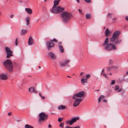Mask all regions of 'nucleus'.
<instances>
[{"mask_svg": "<svg viewBox=\"0 0 128 128\" xmlns=\"http://www.w3.org/2000/svg\"><path fill=\"white\" fill-rule=\"evenodd\" d=\"M12 114V112H10L8 113V115L9 116H10Z\"/></svg>", "mask_w": 128, "mask_h": 128, "instance_id": "a19ab883", "label": "nucleus"}, {"mask_svg": "<svg viewBox=\"0 0 128 128\" xmlns=\"http://www.w3.org/2000/svg\"><path fill=\"white\" fill-rule=\"evenodd\" d=\"M64 124V123L63 122H62L60 124V128H62L63 127Z\"/></svg>", "mask_w": 128, "mask_h": 128, "instance_id": "c85d7f7f", "label": "nucleus"}, {"mask_svg": "<svg viewBox=\"0 0 128 128\" xmlns=\"http://www.w3.org/2000/svg\"><path fill=\"white\" fill-rule=\"evenodd\" d=\"M112 14L110 13H108V17H110L112 16Z\"/></svg>", "mask_w": 128, "mask_h": 128, "instance_id": "c9c22d12", "label": "nucleus"}, {"mask_svg": "<svg viewBox=\"0 0 128 128\" xmlns=\"http://www.w3.org/2000/svg\"><path fill=\"white\" fill-rule=\"evenodd\" d=\"M126 74H127L128 75V71L127 72H126Z\"/></svg>", "mask_w": 128, "mask_h": 128, "instance_id": "6e6d98bb", "label": "nucleus"}, {"mask_svg": "<svg viewBox=\"0 0 128 128\" xmlns=\"http://www.w3.org/2000/svg\"><path fill=\"white\" fill-rule=\"evenodd\" d=\"M27 32V30L26 29H22L21 31V34H22L24 35Z\"/></svg>", "mask_w": 128, "mask_h": 128, "instance_id": "412c9836", "label": "nucleus"}, {"mask_svg": "<svg viewBox=\"0 0 128 128\" xmlns=\"http://www.w3.org/2000/svg\"><path fill=\"white\" fill-rule=\"evenodd\" d=\"M103 102H107V100H106V99H104L103 100Z\"/></svg>", "mask_w": 128, "mask_h": 128, "instance_id": "79ce46f5", "label": "nucleus"}, {"mask_svg": "<svg viewBox=\"0 0 128 128\" xmlns=\"http://www.w3.org/2000/svg\"><path fill=\"white\" fill-rule=\"evenodd\" d=\"M78 11L80 14H82V12L81 10L80 9H79Z\"/></svg>", "mask_w": 128, "mask_h": 128, "instance_id": "58836bf2", "label": "nucleus"}, {"mask_svg": "<svg viewBox=\"0 0 128 128\" xmlns=\"http://www.w3.org/2000/svg\"><path fill=\"white\" fill-rule=\"evenodd\" d=\"M14 16L13 15V14L11 15L10 16V18H12V17H13Z\"/></svg>", "mask_w": 128, "mask_h": 128, "instance_id": "49530a36", "label": "nucleus"}, {"mask_svg": "<svg viewBox=\"0 0 128 128\" xmlns=\"http://www.w3.org/2000/svg\"><path fill=\"white\" fill-rule=\"evenodd\" d=\"M39 96L41 97L42 96V95L40 93H39Z\"/></svg>", "mask_w": 128, "mask_h": 128, "instance_id": "8fccbe9b", "label": "nucleus"}, {"mask_svg": "<svg viewBox=\"0 0 128 128\" xmlns=\"http://www.w3.org/2000/svg\"><path fill=\"white\" fill-rule=\"evenodd\" d=\"M67 77H68L70 78H71V77H70V76H67Z\"/></svg>", "mask_w": 128, "mask_h": 128, "instance_id": "5fc2aeb1", "label": "nucleus"}, {"mask_svg": "<svg viewBox=\"0 0 128 128\" xmlns=\"http://www.w3.org/2000/svg\"><path fill=\"white\" fill-rule=\"evenodd\" d=\"M104 71V69H103L102 70V74H103V72Z\"/></svg>", "mask_w": 128, "mask_h": 128, "instance_id": "de8ad7c7", "label": "nucleus"}, {"mask_svg": "<svg viewBox=\"0 0 128 128\" xmlns=\"http://www.w3.org/2000/svg\"><path fill=\"white\" fill-rule=\"evenodd\" d=\"M66 106H64L61 105L58 107V108L59 110H63L64 109Z\"/></svg>", "mask_w": 128, "mask_h": 128, "instance_id": "393cba45", "label": "nucleus"}, {"mask_svg": "<svg viewBox=\"0 0 128 128\" xmlns=\"http://www.w3.org/2000/svg\"><path fill=\"white\" fill-rule=\"evenodd\" d=\"M5 51L7 53L6 57L8 58L10 56H12V52L11 50L8 47L5 48Z\"/></svg>", "mask_w": 128, "mask_h": 128, "instance_id": "6e6552de", "label": "nucleus"}, {"mask_svg": "<svg viewBox=\"0 0 128 128\" xmlns=\"http://www.w3.org/2000/svg\"><path fill=\"white\" fill-rule=\"evenodd\" d=\"M41 97L42 98V99H44L45 98L44 97V96H42Z\"/></svg>", "mask_w": 128, "mask_h": 128, "instance_id": "09e8293b", "label": "nucleus"}, {"mask_svg": "<svg viewBox=\"0 0 128 128\" xmlns=\"http://www.w3.org/2000/svg\"><path fill=\"white\" fill-rule=\"evenodd\" d=\"M53 6L52 8L50 10V12L53 13L58 14L62 12L64 9L59 6Z\"/></svg>", "mask_w": 128, "mask_h": 128, "instance_id": "20e7f679", "label": "nucleus"}, {"mask_svg": "<svg viewBox=\"0 0 128 128\" xmlns=\"http://www.w3.org/2000/svg\"><path fill=\"white\" fill-rule=\"evenodd\" d=\"M4 67L7 69L9 72L13 71V64L10 59H7L3 62Z\"/></svg>", "mask_w": 128, "mask_h": 128, "instance_id": "7ed1b4c3", "label": "nucleus"}, {"mask_svg": "<svg viewBox=\"0 0 128 128\" xmlns=\"http://www.w3.org/2000/svg\"><path fill=\"white\" fill-rule=\"evenodd\" d=\"M116 20V18H113V19H112V20Z\"/></svg>", "mask_w": 128, "mask_h": 128, "instance_id": "603ef678", "label": "nucleus"}, {"mask_svg": "<svg viewBox=\"0 0 128 128\" xmlns=\"http://www.w3.org/2000/svg\"><path fill=\"white\" fill-rule=\"evenodd\" d=\"M18 38H17L15 42V45L16 46L18 45Z\"/></svg>", "mask_w": 128, "mask_h": 128, "instance_id": "2f4dec72", "label": "nucleus"}, {"mask_svg": "<svg viewBox=\"0 0 128 128\" xmlns=\"http://www.w3.org/2000/svg\"><path fill=\"white\" fill-rule=\"evenodd\" d=\"M30 17H27L26 19V25H28L30 24Z\"/></svg>", "mask_w": 128, "mask_h": 128, "instance_id": "a211bd4d", "label": "nucleus"}, {"mask_svg": "<svg viewBox=\"0 0 128 128\" xmlns=\"http://www.w3.org/2000/svg\"><path fill=\"white\" fill-rule=\"evenodd\" d=\"M79 118L78 117L74 118L70 120H67L66 121V123L68 124L72 125L74 122H76V120H78Z\"/></svg>", "mask_w": 128, "mask_h": 128, "instance_id": "9d476101", "label": "nucleus"}, {"mask_svg": "<svg viewBox=\"0 0 128 128\" xmlns=\"http://www.w3.org/2000/svg\"><path fill=\"white\" fill-rule=\"evenodd\" d=\"M48 126L50 127V128H51V126L50 124H49Z\"/></svg>", "mask_w": 128, "mask_h": 128, "instance_id": "3c124183", "label": "nucleus"}, {"mask_svg": "<svg viewBox=\"0 0 128 128\" xmlns=\"http://www.w3.org/2000/svg\"><path fill=\"white\" fill-rule=\"evenodd\" d=\"M115 90L118 92H120L121 91V89H120L119 87L118 86H116L115 88Z\"/></svg>", "mask_w": 128, "mask_h": 128, "instance_id": "5701e85b", "label": "nucleus"}, {"mask_svg": "<svg viewBox=\"0 0 128 128\" xmlns=\"http://www.w3.org/2000/svg\"><path fill=\"white\" fill-rule=\"evenodd\" d=\"M48 56L52 59H55L56 58V56L53 53L50 52L48 54Z\"/></svg>", "mask_w": 128, "mask_h": 128, "instance_id": "2eb2a0df", "label": "nucleus"}, {"mask_svg": "<svg viewBox=\"0 0 128 128\" xmlns=\"http://www.w3.org/2000/svg\"><path fill=\"white\" fill-rule=\"evenodd\" d=\"M65 128H72V127H70L69 126H66Z\"/></svg>", "mask_w": 128, "mask_h": 128, "instance_id": "c03bdc74", "label": "nucleus"}, {"mask_svg": "<svg viewBox=\"0 0 128 128\" xmlns=\"http://www.w3.org/2000/svg\"><path fill=\"white\" fill-rule=\"evenodd\" d=\"M113 69H116L118 68V67L116 66H112Z\"/></svg>", "mask_w": 128, "mask_h": 128, "instance_id": "e433bc0d", "label": "nucleus"}, {"mask_svg": "<svg viewBox=\"0 0 128 128\" xmlns=\"http://www.w3.org/2000/svg\"><path fill=\"white\" fill-rule=\"evenodd\" d=\"M70 62V60H66L61 61L60 62V66L62 67H64L68 64Z\"/></svg>", "mask_w": 128, "mask_h": 128, "instance_id": "9b49d317", "label": "nucleus"}, {"mask_svg": "<svg viewBox=\"0 0 128 128\" xmlns=\"http://www.w3.org/2000/svg\"><path fill=\"white\" fill-rule=\"evenodd\" d=\"M74 99L75 100L73 103V106L75 107L78 106L81 101L82 100L80 98H77Z\"/></svg>", "mask_w": 128, "mask_h": 128, "instance_id": "1a4fd4ad", "label": "nucleus"}, {"mask_svg": "<svg viewBox=\"0 0 128 128\" xmlns=\"http://www.w3.org/2000/svg\"><path fill=\"white\" fill-rule=\"evenodd\" d=\"M115 82V81L114 80H113L111 82V85H114V84Z\"/></svg>", "mask_w": 128, "mask_h": 128, "instance_id": "72a5a7b5", "label": "nucleus"}, {"mask_svg": "<svg viewBox=\"0 0 128 128\" xmlns=\"http://www.w3.org/2000/svg\"><path fill=\"white\" fill-rule=\"evenodd\" d=\"M85 92L84 91H82L79 92L74 94L72 98L74 99H76L79 98H82L84 96Z\"/></svg>", "mask_w": 128, "mask_h": 128, "instance_id": "0eeeda50", "label": "nucleus"}, {"mask_svg": "<svg viewBox=\"0 0 128 128\" xmlns=\"http://www.w3.org/2000/svg\"><path fill=\"white\" fill-rule=\"evenodd\" d=\"M91 0H84L87 3H89L90 2Z\"/></svg>", "mask_w": 128, "mask_h": 128, "instance_id": "f704fd0d", "label": "nucleus"}, {"mask_svg": "<svg viewBox=\"0 0 128 128\" xmlns=\"http://www.w3.org/2000/svg\"><path fill=\"white\" fill-rule=\"evenodd\" d=\"M104 97V96L102 95L100 96L98 99V102L99 103L101 101V100L103 99Z\"/></svg>", "mask_w": 128, "mask_h": 128, "instance_id": "b1692460", "label": "nucleus"}, {"mask_svg": "<svg viewBox=\"0 0 128 128\" xmlns=\"http://www.w3.org/2000/svg\"><path fill=\"white\" fill-rule=\"evenodd\" d=\"M84 74V72H82L80 73V76H82V75H83V74Z\"/></svg>", "mask_w": 128, "mask_h": 128, "instance_id": "a18cd8bd", "label": "nucleus"}, {"mask_svg": "<svg viewBox=\"0 0 128 128\" xmlns=\"http://www.w3.org/2000/svg\"><path fill=\"white\" fill-rule=\"evenodd\" d=\"M99 90H97V91H98Z\"/></svg>", "mask_w": 128, "mask_h": 128, "instance_id": "13d9d810", "label": "nucleus"}, {"mask_svg": "<svg viewBox=\"0 0 128 128\" xmlns=\"http://www.w3.org/2000/svg\"><path fill=\"white\" fill-rule=\"evenodd\" d=\"M25 128H34L32 126L26 124L25 126Z\"/></svg>", "mask_w": 128, "mask_h": 128, "instance_id": "a878e982", "label": "nucleus"}, {"mask_svg": "<svg viewBox=\"0 0 128 128\" xmlns=\"http://www.w3.org/2000/svg\"><path fill=\"white\" fill-rule=\"evenodd\" d=\"M120 34V32L119 31L115 32L110 39V40L111 43L109 44L108 43V38H106L104 44L106 50L110 51L116 49V45L119 44L122 41L120 39H118Z\"/></svg>", "mask_w": 128, "mask_h": 128, "instance_id": "f257e3e1", "label": "nucleus"}, {"mask_svg": "<svg viewBox=\"0 0 128 128\" xmlns=\"http://www.w3.org/2000/svg\"><path fill=\"white\" fill-rule=\"evenodd\" d=\"M28 91L31 93H34L36 94L38 93V91L35 90L34 88L33 87L30 88L28 89Z\"/></svg>", "mask_w": 128, "mask_h": 128, "instance_id": "4468645a", "label": "nucleus"}, {"mask_svg": "<svg viewBox=\"0 0 128 128\" xmlns=\"http://www.w3.org/2000/svg\"><path fill=\"white\" fill-rule=\"evenodd\" d=\"M91 17L90 14H87L86 15V18L88 19H89Z\"/></svg>", "mask_w": 128, "mask_h": 128, "instance_id": "bb28decb", "label": "nucleus"}, {"mask_svg": "<svg viewBox=\"0 0 128 128\" xmlns=\"http://www.w3.org/2000/svg\"><path fill=\"white\" fill-rule=\"evenodd\" d=\"M106 78H107V75L105 73H103L102 74Z\"/></svg>", "mask_w": 128, "mask_h": 128, "instance_id": "4c0bfd02", "label": "nucleus"}, {"mask_svg": "<svg viewBox=\"0 0 128 128\" xmlns=\"http://www.w3.org/2000/svg\"><path fill=\"white\" fill-rule=\"evenodd\" d=\"M62 43L59 42L58 43V46L59 50L61 53H63L64 52V49L63 46L62 45Z\"/></svg>", "mask_w": 128, "mask_h": 128, "instance_id": "f8f14e48", "label": "nucleus"}, {"mask_svg": "<svg viewBox=\"0 0 128 128\" xmlns=\"http://www.w3.org/2000/svg\"><path fill=\"white\" fill-rule=\"evenodd\" d=\"M76 0V1H77V2H78V3H79L80 2V1L79 0Z\"/></svg>", "mask_w": 128, "mask_h": 128, "instance_id": "864d4df0", "label": "nucleus"}, {"mask_svg": "<svg viewBox=\"0 0 128 128\" xmlns=\"http://www.w3.org/2000/svg\"><path fill=\"white\" fill-rule=\"evenodd\" d=\"M110 34V32L108 28L106 29L105 32V35L106 36H109Z\"/></svg>", "mask_w": 128, "mask_h": 128, "instance_id": "6ab92c4d", "label": "nucleus"}, {"mask_svg": "<svg viewBox=\"0 0 128 128\" xmlns=\"http://www.w3.org/2000/svg\"><path fill=\"white\" fill-rule=\"evenodd\" d=\"M81 82L82 83L84 84L87 82V79L82 78L81 80Z\"/></svg>", "mask_w": 128, "mask_h": 128, "instance_id": "4be33fe9", "label": "nucleus"}, {"mask_svg": "<svg viewBox=\"0 0 128 128\" xmlns=\"http://www.w3.org/2000/svg\"><path fill=\"white\" fill-rule=\"evenodd\" d=\"M0 79L4 80H6L8 78L7 74H0Z\"/></svg>", "mask_w": 128, "mask_h": 128, "instance_id": "ddd939ff", "label": "nucleus"}, {"mask_svg": "<svg viewBox=\"0 0 128 128\" xmlns=\"http://www.w3.org/2000/svg\"><path fill=\"white\" fill-rule=\"evenodd\" d=\"M60 0H54V6H58L60 2Z\"/></svg>", "mask_w": 128, "mask_h": 128, "instance_id": "aec40b11", "label": "nucleus"}, {"mask_svg": "<svg viewBox=\"0 0 128 128\" xmlns=\"http://www.w3.org/2000/svg\"><path fill=\"white\" fill-rule=\"evenodd\" d=\"M25 10L29 14H31L32 12V10L30 8H26Z\"/></svg>", "mask_w": 128, "mask_h": 128, "instance_id": "f3484780", "label": "nucleus"}, {"mask_svg": "<svg viewBox=\"0 0 128 128\" xmlns=\"http://www.w3.org/2000/svg\"><path fill=\"white\" fill-rule=\"evenodd\" d=\"M50 42L48 41L46 42V45L47 49L48 50H50L51 48L53 47L54 46V44L52 42H58L57 40L55 38H54L52 40H50Z\"/></svg>", "mask_w": 128, "mask_h": 128, "instance_id": "39448f33", "label": "nucleus"}, {"mask_svg": "<svg viewBox=\"0 0 128 128\" xmlns=\"http://www.w3.org/2000/svg\"><path fill=\"white\" fill-rule=\"evenodd\" d=\"M38 120L40 122L46 120L48 117V115L42 112L38 115Z\"/></svg>", "mask_w": 128, "mask_h": 128, "instance_id": "423d86ee", "label": "nucleus"}, {"mask_svg": "<svg viewBox=\"0 0 128 128\" xmlns=\"http://www.w3.org/2000/svg\"><path fill=\"white\" fill-rule=\"evenodd\" d=\"M113 70L112 66L111 67H109L108 68V71H110L111 70Z\"/></svg>", "mask_w": 128, "mask_h": 128, "instance_id": "c756f323", "label": "nucleus"}, {"mask_svg": "<svg viewBox=\"0 0 128 128\" xmlns=\"http://www.w3.org/2000/svg\"><path fill=\"white\" fill-rule=\"evenodd\" d=\"M63 22L65 23L68 22L72 17V14L70 12L66 11L62 12L60 15Z\"/></svg>", "mask_w": 128, "mask_h": 128, "instance_id": "f03ea898", "label": "nucleus"}, {"mask_svg": "<svg viewBox=\"0 0 128 128\" xmlns=\"http://www.w3.org/2000/svg\"><path fill=\"white\" fill-rule=\"evenodd\" d=\"M126 19L128 21V16H126L125 17Z\"/></svg>", "mask_w": 128, "mask_h": 128, "instance_id": "ea45409f", "label": "nucleus"}, {"mask_svg": "<svg viewBox=\"0 0 128 128\" xmlns=\"http://www.w3.org/2000/svg\"><path fill=\"white\" fill-rule=\"evenodd\" d=\"M109 74H110V75H112V73H110Z\"/></svg>", "mask_w": 128, "mask_h": 128, "instance_id": "4d7b16f0", "label": "nucleus"}, {"mask_svg": "<svg viewBox=\"0 0 128 128\" xmlns=\"http://www.w3.org/2000/svg\"><path fill=\"white\" fill-rule=\"evenodd\" d=\"M34 43L33 40L32 38L30 36L28 40V44L30 46L33 44Z\"/></svg>", "mask_w": 128, "mask_h": 128, "instance_id": "dca6fc26", "label": "nucleus"}, {"mask_svg": "<svg viewBox=\"0 0 128 128\" xmlns=\"http://www.w3.org/2000/svg\"><path fill=\"white\" fill-rule=\"evenodd\" d=\"M39 68H40V66H39Z\"/></svg>", "mask_w": 128, "mask_h": 128, "instance_id": "bf43d9fd", "label": "nucleus"}, {"mask_svg": "<svg viewBox=\"0 0 128 128\" xmlns=\"http://www.w3.org/2000/svg\"><path fill=\"white\" fill-rule=\"evenodd\" d=\"M113 60L111 59H110L109 61V65H112L113 64Z\"/></svg>", "mask_w": 128, "mask_h": 128, "instance_id": "cd10ccee", "label": "nucleus"}, {"mask_svg": "<svg viewBox=\"0 0 128 128\" xmlns=\"http://www.w3.org/2000/svg\"><path fill=\"white\" fill-rule=\"evenodd\" d=\"M63 118H59L58 119V121L60 122H61Z\"/></svg>", "mask_w": 128, "mask_h": 128, "instance_id": "473e14b6", "label": "nucleus"}, {"mask_svg": "<svg viewBox=\"0 0 128 128\" xmlns=\"http://www.w3.org/2000/svg\"><path fill=\"white\" fill-rule=\"evenodd\" d=\"M91 76V75L90 74H87L86 76V79H87H87L88 78H89Z\"/></svg>", "mask_w": 128, "mask_h": 128, "instance_id": "7c9ffc66", "label": "nucleus"}, {"mask_svg": "<svg viewBox=\"0 0 128 128\" xmlns=\"http://www.w3.org/2000/svg\"><path fill=\"white\" fill-rule=\"evenodd\" d=\"M72 128H80V126H78L74 127H72Z\"/></svg>", "mask_w": 128, "mask_h": 128, "instance_id": "37998d69", "label": "nucleus"}]
</instances>
